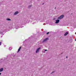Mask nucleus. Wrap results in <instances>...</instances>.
<instances>
[{
	"instance_id": "nucleus-1",
	"label": "nucleus",
	"mask_w": 76,
	"mask_h": 76,
	"mask_svg": "<svg viewBox=\"0 0 76 76\" xmlns=\"http://www.w3.org/2000/svg\"><path fill=\"white\" fill-rule=\"evenodd\" d=\"M64 17V15H62L60 17H59L58 18V19H62V18H63Z\"/></svg>"
},
{
	"instance_id": "nucleus-2",
	"label": "nucleus",
	"mask_w": 76,
	"mask_h": 76,
	"mask_svg": "<svg viewBox=\"0 0 76 76\" xmlns=\"http://www.w3.org/2000/svg\"><path fill=\"white\" fill-rule=\"evenodd\" d=\"M40 48H39L37 49L36 51V53H38V52H39V50H40Z\"/></svg>"
},
{
	"instance_id": "nucleus-3",
	"label": "nucleus",
	"mask_w": 76,
	"mask_h": 76,
	"mask_svg": "<svg viewBox=\"0 0 76 76\" xmlns=\"http://www.w3.org/2000/svg\"><path fill=\"white\" fill-rule=\"evenodd\" d=\"M56 23H58L60 22V20H56Z\"/></svg>"
},
{
	"instance_id": "nucleus-4",
	"label": "nucleus",
	"mask_w": 76,
	"mask_h": 76,
	"mask_svg": "<svg viewBox=\"0 0 76 76\" xmlns=\"http://www.w3.org/2000/svg\"><path fill=\"white\" fill-rule=\"evenodd\" d=\"M19 13V12L18 11H16V12L14 13V15H17V14H18Z\"/></svg>"
},
{
	"instance_id": "nucleus-5",
	"label": "nucleus",
	"mask_w": 76,
	"mask_h": 76,
	"mask_svg": "<svg viewBox=\"0 0 76 76\" xmlns=\"http://www.w3.org/2000/svg\"><path fill=\"white\" fill-rule=\"evenodd\" d=\"M48 39V38H47L46 39H45L44 40H43V42H45V41H47Z\"/></svg>"
},
{
	"instance_id": "nucleus-6",
	"label": "nucleus",
	"mask_w": 76,
	"mask_h": 76,
	"mask_svg": "<svg viewBox=\"0 0 76 76\" xmlns=\"http://www.w3.org/2000/svg\"><path fill=\"white\" fill-rule=\"evenodd\" d=\"M3 70V68H2L0 69V72H2Z\"/></svg>"
},
{
	"instance_id": "nucleus-7",
	"label": "nucleus",
	"mask_w": 76,
	"mask_h": 76,
	"mask_svg": "<svg viewBox=\"0 0 76 76\" xmlns=\"http://www.w3.org/2000/svg\"><path fill=\"white\" fill-rule=\"evenodd\" d=\"M20 49H21V47H20L19 49L18 50V52L20 51Z\"/></svg>"
},
{
	"instance_id": "nucleus-8",
	"label": "nucleus",
	"mask_w": 76,
	"mask_h": 76,
	"mask_svg": "<svg viewBox=\"0 0 76 76\" xmlns=\"http://www.w3.org/2000/svg\"><path fill=\"white\" fill-rule=\"evenodd\" d=\"M68 34V32H67L64 35L65 36H66V35H67V34Z\"/></svg>"
},
{
	"instance_id": "nucleus-9",
	"label": "nucleus",
	"mask_w": 76,
	"mask_h": 76,
	"mask_svg": "<svg viewBox=\"0 0 76 76\" xmlns=\"http://www.w3.org/2000/svg\"><path fill=\"white\" fill-rule=\"evenodd\" d=\"M7 20H10V21L11 20V19H10V18H7Z\"/></svg>"
},
{
	"instance_id": "nucleus-10",
	"label": "nucleus",
	"mask_w": 76,
	"mask_h": 76,
	"mask_svg": "<svg viewBox=\"0 0 76 76\" xmlns=\"http://www.w3.org/2000/svg\"><path fill=\"white\" fill-rule=\"evenodd\" d=\"M9 50H12V48H9Z\"/></svg>"
},
{
	"instance_id": "nucleus-11",
	"label": "nucleus",
	"mask_w": 76,
	"mask_h": 76,
	"mask_svg": "<svg viewBox=\"0 0 76 76\" xmlns=\"http://www.w3.org/2000/svg\"><path fill=\"white\" fill-rule=\"evenodd\" d=\"M31 6H32V5H29V6H28V8H29V7H31Z\"/></svg>"
},
{
	"instance_id": "nucleus-12",
	"label": "nucleus",
	"mask_w": 76,
	"mask_h": 76,
	"mask_svg": "<svg viewBox=\"0 0 76 76\" xmlns=\"http://www.w3.org/2000/svg\"><path fill=\"white\" fill-rule=\"evenodd\" d=\"M1 42H0V45H1Z\"/></svg>"
},
{
	"instance_id": "nucleus-13",
	"label": "nucleus",
	"mask_w": 76,
	"mask_h": 76,
	"mask_svg": "<svg viewBox=\"0 0 76 76\" xmlns=\"http://www.w3.org/2000/svg\"><path fill=\"white\" fill-rule=\"evenodd\" d=\"M49 34V32H48V33H47V34Z\"/></svg>"
},
{
	"instance_id": "nucleus-14",
	"label": "nucleus",
	"mask_w": 76,
	"mask_h": 76,
	"mask_svg": "<svg viewBox=\"0 0 76 76\" xmlns=\"http://www.w3.org/2000/svg\"><path fill=\"white\" fill-rule=\"evenodd\" d=\"M43 51H47V50H43Z\"/></svg>"
},
{
	"instance_id": "nucleus-15",
	"label": "nucleus",
	"mask_w": 76,
	"mask_h": 76,
	"mask_svg": "<svg viewBox=\"0 0 76 76\" xmlns=\"http://www.w3.org/2000/svg\"><path fill=\"white\" fill-rule=\"evenodd\" d=\"M1 73H0V75H1Z\"/></svg>"
},
{
	"instance_id": "nucleus-16",
	"label": "nucleus",
	"mask_w": 76,
	"mask_h": 76,
	"mask_svg": "<svg viewBox=\"0 0 76 76\" xmlns=\"http://www.w3.org/2000/svg\"><path fill=\"white\" fill-rule=\"evenodd\" d=\"M44 25H45V23L43 24Z\"/></svg>"
},
{
	"instance_id": "nucleus-17",
	"label": "nucleus",
	"mask_w": 76,
	"mask_h": 76,
	"mask_svg": "<svg viewBox=\"0 0 76 76\" xmlns=\"http://www.w3.org/2000/svg\"><path fill=\"white\" fill-rule=\"evenodd\" d=\"M67 56H66V58H67Z\"/></svg>"
},
{
	"instance_id": "nucleus-18",
	"label": "nucleus",
	"mask_w": 76,
	"mask_h": 76,
	"mask_svg": "<svg viewBox=\"0 0 76 76\" xmlns=\"http://www.w3.org/2000/svg\"><path fill=\"white\" fill-rule=\"evenodd\" d=\"M43 53H45V52H43Z\"/></svg>"
},
{
	"instance_id": "nucleus-19",
	"label": "nucleus",
	"mask_w": 76,
	"mask_h": 76,
	"mask_svg": "<svg viewBox=\"0 0 76 76\" xmlns=\"http://www.w3.org/2000/svg\"><path fill=\"white\" fill-rule=\"evenodd\" d=\"M55 9H56V8H55Z\"/></svg>"
},
{
	"instance_id": "nucleus-20",
	"label": "nucleus",
	"mask_w": 76,
	"mask_h": 76,
	"mask_svg": "<svg viewBox=\"0 0 76 76\" xmlns=\"http://www.w3.org/2000/svg\"><path fill=\"white\" fill-rule=\"evenodd\" d=\"M52 73H53V72Z\"/></svg>"
}]
</instances>
